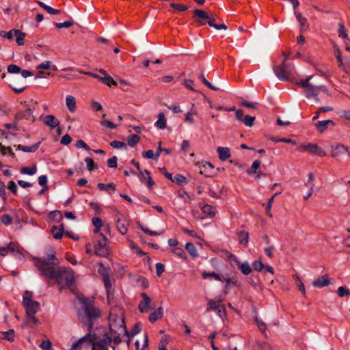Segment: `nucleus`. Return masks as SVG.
<instances>
[{"mask_svg": "<svg viewBox=\"0 0 350 350\" xmlns=\"http://www.w3.org/2000/svg\"><path fill=\"white\" fill-rule=\"evenodd\" d=\"M64 231V226L63 224H60L59 227L53 226L51 229V232L55 239H60L63 237Z\"/></svg>", "mask_w": 350, "mask_h": 350, "instance_id": "obj_21", "label": "nucleus"}, {"mask_svg": "<svg viewBox=\"0 0 350 350\" xmlns=\"http://www.w3.org/2000/svg\"><path fill=\"white\" fill-rule=\"evenodd\" d=\"M101 239L98 240L97 243L95 246V253L97 256L101 257H106L108 252V243L109 240L107 237L103 233H100Z\"/></svg>", "mask_w": 350, "mask_h": 350, "instance_id": "obj_6", "label": "nucleus"}, {"mask_svg": "<svg viewBox=\"0 0 350 350\" xmlns=\"http://www.w3.org/2000/svg\"><path fill=\"white\" fill-rule=\"evenodd\" d=\"M210 13H207L202 10L196 9L194 10V18L200 23V25H205V20L209 18Z\"/></svg>", "mask_w": 350, "mask_h": 350, "instance_id": "obj_17", "label": "nucleus"}, {"mask_svg": "<svg viewBox=\"0 0 350 350\" xmlns=\"http://www.w3.org/2000/svg\"><path fill=\"white\" fill-rule=\"evenodd\" d=\"M217 152L219 154V159L221 161H226L230 157V151L227 147H218Z\"/></svg>", "mask_w": 350, "mask_h": 350, "instance_id": "obj_23", "label": "nucleus"}, {"mask_svg": "<svg viewBox=\"0 0 350 350\" xmlns=\"http://www.w3.org/2000/svg\"><path fill=\"white\" fill-rule=\"evenodd\" d=\"M54 279L61 287L70 286L74 282V273L72 269L62 267L56 270Z\"/></svg>", "mask_w": 350, "mask_h": 350, "instance_id": "obj_4", "label": "nucleus"}, {"mask_svg": "<svg viewBox=\"0 0 350 350\" xmlns=\"http://www.w3.org/2000/svg\"><path fill=\"white\" fill-rule=\"evenodd\" d=\"M249 234L245 232H241L239 234V241L241 244L244 245L248 243Z\"/></svg>", "mask_w": 350, "mask_h": 350, "instance_id": "obj_46", "label": "nucleus"}, {"mask_svg": "<svg viewBox=\"0 0 350 350\" xmlns=\"http://www.w3.org/2000/svg\"><path fill=\"white\" fill-rule=\"evenodd\" d=\"M254 120H255V117L251 116L249 115H246L244 116L242 121L243 122V123L245 126H252L254 124Z\"/></svg>", "mask_w": 350, "mask_h": 350, "instance_id": "obj_52", "label": "nucleus"}, {"mask_svg": "<svg viewBox=\"0 0 350 350\" xmlns=\"http://www.w3.org/2000/svg\"><path fill=\"white\" fill-rule=\"evenodd\" d=\"M202 278L204 279H206L208 278H213L215 280H218V281H221L222 280L221 276L219 274H217V273H215L213 271V272H206V271H204V272L202 273Z\"/></svg>", "mask_w": 350, "mask_h": 350, "instance_id": "obj_44", "label": "nucleus"}, {"mask_svg": "<svg viewBox=\"0 0 350 350\" xmlns=\"http://www.w3.org/2000/svg\"><path fill=\"white\" fill-rule=\"evenodd\" d=\"M199 170L201 174H204L206 177H211L213 175L214 166L210 162L202 161L200 163Z\"/></svg>", "mask_w": 350, "mask_h": 350, "instance_id": "obj_12", "label": "nucleus"}, {"mask_svg": "<svg viewBox=\"0 0 350 350\" xmlns=\"http://www.w3.org/2000/svg\"><path fill=\"white\" fill-rule=\"evenodd\" d=\"M260 161L258 160H255L252 164L250 168L247 171V173L250 175L254 174L256 172V170L260 167Z\"/></svg>", "mask_w": 350, "mask_h": 350, "instance_id": "obj_43", "label": "nucleus"}, {"mask_svg": "<svg viewBox=\"0 0 350 350\" xmlns=\"http://www.w3.org/2000/svg\"><path fill=\"white\" fill-rule=\"evenodd\" d=\"M44 261H46L51 265H55L59 263L58 260L55 256L54 252L48 254Z\"/></svg>", "mask_w": 350, "mask_h": 350, "instance_id": "obj_41", "label": "nucleus"}, {"mask_svg": "<svg viewBox=\"0 0 350 350\" xmlns=\"http://www.w3.org/2000/svg\"><path fill=\"white\" fill-rule=\"evenodd\" d=\"M256 347V350H273L270 345L265 342H257Z\"/></svg>", "mask_w": 350, "mask_h": 350, "instance_id": "obj_47", "label": "nucleus"}, {"mask_svg": "<svg viewBox=\"0 0 350 350\" xmlns=\"http://www.w3.org/2000/svg\"><path fill=\"white\" fill-rule=\"evenodd\" d=\"M40 324V321L35 314H26L25 322L22 325L23 327L27 326H35Z\"/></svg>", "mask_w": 350, "mask_h": 350, "instance_id": "obj_22", "label": "nucleus"}, {"mask_svg": "<svg viewBox=\"0 0 350 350\" xmlns=\"http://www.w3.org/2000/svg\"><path fill=\"white\" fill-rule=\"evenodd\" d=\"M163 314V310L162 307H159L157 309V310L152 312L149 316V321L151 323H154L158 319L162 318Z\"/></svg>", "mask_w": 350, "mask_h": 350, "instance_id": "obj_27", "label": "nucleus"}, {"mask_svg": "<svg viewBox=\"0 0 350 350\" xmlns=\"http://www.w3.org/2000/svg\"><path fill=\"white\" fill-rule=\"evenodd\" d=\"M142 330V324L141 323H137L135 325V326L133 327V328L131 329V332H130V335L131 336H133L135 335H137V334H139Z\"/></svg>", "mask_w": 350, "mask_h": 350, "instance_id": "obj_63", "label": "nucleus"}, {"mask_svg": "<svg viewBox=\"0 0 350 350\" xmlns=\"http://www.w3.org/2000/svg\"><path fill=\"white\" fill-rule=\"evenodd\" d=\"M32 293L28 291H26L23 295V305L25 304L27 302L32 301Z\"/></svg>", "mask_w": 350, "mask_h": 350, "instance_id": "obj_58", "label": "nucleus"}, {"mask_svg": "<svg viewBox=\"0 0 350 350\" xmlns=\"http://www.w3.org/2000/svg\"><path fill=\"white\" fill-rule=\"evenodd\" d=\"M0 152L3 155H5L7 154V152H9L10 155L12 157H15V154L12 152L10 147H5V146H2V144L1 143H0Z\"/></svg>", "mask_w": 350, "mask_h": 350, "instance_id": "obj_54", "label": "nucleus"}, {"mask_svg": "<svg viewBox=\"0 0 350 350\" xmlns=\"http://www.w3.org/2000/svg\"><path fill=\"white\" fill-rule=\"evenodd\" d=\"M17 30L18 29H12L8 32L5 31H0V37L12 40L15 37Z\"/></svg>", "mask_w": 350, "mask_h": 350, "instance_id": "obj_33", "label": "nucleus"}, {"mask_svg": "<svg viewBox=\"0 0 350 350\" xmlns=\"http://www.w3.org/2000/svg\"><path fill=\"white\" fill-rule=\"evenodd\" d=\"M51 67V62L50 61H44L42 62L40 64L38 65L36 68L38 70H48Z\"/></svg>", "mask_w": 350, "mask_h": 350, "instance_id": "obj_61", "label": "nucleus"}, {"mask_svg": "<svg viewBox=\"0 0 350 350\" xmlns=\"http://www.w3.org/2000/svg\"><path fill=\"white\" fill-rule=\"evenodd\" d=\"M81 302L84 304L83 311L89 319L97 318L100 315L98 310L93 307L88 299H83Z\"/></svg>", "mask_w": 350, "mask_h": 350, "instance_id": "obj_10", "label": "nucleus"}, {"mask_svg": "<svg viewBox=\"0 0 350 350\" xmlns=\"http://www.w3.org/2000/svg\"><path fill=\"white\" fill-rule=\"evenodd\" d=\"M330 150L332 157H339L345 153H348L349 157H350L349 148L343 144H336L335 145H332L331 146Z\"/></svg>", "mask_w": 350, "mask_h": 350, "instance_id": "obj_11", "label": "nucleus"}, {"mask_svg": "<svg viewBox=\"0 0 350 350\" xmlns=\"http://www.w3.org/2000/svg\"><path fill=\"white\" fill-rule=\"evenodd\" d=\"M139 137L135 134L130 135L127 138L128 144L131 147H134L139 142Z\"/></svg>", "mask_w": 350, "mask_h": 350, "instance_id": "obj_39", "label": "nucleus"}, {"mask_svg": "<svg viewBox=\"0 0 350 350\" xmlns=\"http://www.w3.org/2000/svg\"><path fill=\"white\" fill-rule=\"evenodd\" d=\"M32 114H33V110L31 108H28L24 111H18L15 114V119L20 120L23 118H28L32 116Z\"/></svg>", "mask_w": 350, "mask_h": 350, "instance_id": "obj_28", "label": "nucleus"}, {"mask_svg": "<svg viewBox=\"0 0 350 350\" xmlns=\"http://www.w3.org/2000/svg\"><path fill=\"white\" fill-rule=\"evenodd\" d=\"M26 36V33L24 32H22L19 29L17 30V32L15 35L16 42L18 45L23 46L24 44V40Z\"/></svg>", "mask_w": 350, "mask_h": 350, "instance_id": "obj_35", "label": "nucleus"}, {"mask_svg": "<svg viewBox=\"0 0 350 350\" xmlns=\"http://www.w3.org/2000/svg\"><path fill=\"white\" fill-rule=\"evenodd\" d=\"M173 253L174 254H176L177 256H178L179 258H182V259H186V254L183 250V248L181 247H175L173 250H172Z\"/></svg>", "mask_w": 350, "mask_h": 350, "instance_id": "obj_55", "label": "nucleus"}, {"mask_svg": "<svg viewBox=\"0 0 350 350\" xmlns=\"http://www.w3.org/2000/svg\"><path fill=\"white\" fill-rule=\"evenodd\" d=\"M44 122L48 126L54 129L59 126V120L53 115H47L44 119Z\"/></svg>", "mask_w": 350, "mask_h": 350, "instance_id": "obj_20", "label": "nucleus"}, {"mask_svg": "<svg viewBox=\"0 0 350 350\" xmlns=\"http://www.w3.org/2000/svg\"><path fill=\"white\" fill-rule=\"evenodd\" d=\"M294 67L291 64L283 63L278 68L274 69V72L280 80H288L293 74Z\"/></svg>", "mask_w": 350, "mask_h": 350, "instance_id": "obj_5", "label": "nucleus"}, {"mask_svg": "<svg viewBox=\"0 0 350 350\" xmlns=\"http://www.w3.org/2000/svg\"><path fill=\"white\" fill-rule=\"evenodd\" d=\"M148 338L147 334L144 335L142 348H140V343H139V340H136L135 342V346L136 350H148Z\"/></svg>", "mask_w": 350, "mask_h": 350, "instance_id": "obj_34", "label": "nucleus"}, {"mask_svg": "<svg viewBox=\"0 0 350 350\" xmlns=\"http://www.w3.org/2000/svg\"><path fill=\"white\" fill-rule=\"evenodd\" d=\"M252 266L254 269L257 271H261L265 267V265L260 260L254 261L252 263Z\"/></svg>", "mask_w": 350, "mask_h": 350, "instance_id": "obj_62", "label": "nucleus"}, {"mask_svg": "<svg viewBox=\"0 0 350 350\" xmlns=\"http://www.w3.org/2000/svg\"><path fill=\"white\" fill-rule=\"evenodd\" d=\"M103 280H104V284H105V288L107 291V295H109V289L111 288V286L109 275L108 274L104 275Z\"/></svg>", "mask_w": 350, "mask_h": 350, "instance_id": "obj_59", "label": "nucleus"}, {"mask_svg": "<svg viewBox=\"0 0 350 350\" xmlns=\"http://www.w3.org/2000/svg\"><path fill=\"white\" fill-rule=\"evenodd\" d=\"M168 342V340L166 338H163L160 340L159 345H158V350H167L166 349V345Z\"/></svg>", "mask_w": 350, "mask_h": 350, "instance_id": "obj_64", "label": "nucleus"}, {"mask_svg": "<svg viewBox=\"0 0 350 350\" xmlns=\"http://www.w3.org/2000/svg\"><path fill=\"white\" fill-rule=\"evenodd\" d=\"M338 294L339 297H342L350 295V291L344 286H340L338 288Z\"/></svg>", "mask_w": 350, "mask_h": 350, "instance_id": "obj_60", "label": "nucleus"}, {"mask_svg": "<svg viewBox=\"0 0 350 350\" xmlns=\"http://www.w3.org/2000/svg\"><path fill=\"white\" fill-rule=\"evenodd\" d=\"M199 79L201 80V81L208 88L213 90H218L219 88L213 85L208 81H207L204 77V75L202 73L199 76Z\"/></svg>", "mask_w": 350, "mask_h": 350, "instance_id": "obj_50", "label": "nucleus"}, {"mask_svg": "<svg viewBox=\"0 0 350 350\" xmlns=\"http://www.w3.org/2000/svg\"><path fill=\"white\" fill-rule=\"evenodd\" d=\"M40 144V142H39L37 144L29 147H26L20 144L17 146L15 145L14 146L16 147V149L18 150H21L26 152H35L39 148Z\"/></svg>", "mask_w": 350, "mask_h": 350, "instance_id": "obj_29", "label": "nucleus"}, {"mask_svg": "<svg viewBox=\"0 0 350 350\" xmlns=\"http://www.w3.org/2000/svg\"><path fill=\"white\" fill-rule=\"evenodd\" d=\"M315 127L320 133H323L329 126L334 127L335 123L332 120L318 121L314 124Z\"/></svg>", "mask_w": 350, "mask_h": 350, "instance_id": "obj_16", "label": "nucleus"}, {"mask_svg": "<svg viewBox=\"0 0 350 350\" xmlns=\"http://www.w3.org/2000/svg\"><path fill=\"white\" fill-rule=\"evenodd\" d=\"M40 347L42 350H54L52 347V344L49 340H46L42 342L40 345Z\"/></svg>", "mask_w": 350, "mask_h": 350, "instance_id": "obj_56", "label": "nucleus"}, {"mask_svg": "<svg viewBox=\"0 0 350 350\" xmlns=\"http://www.w3.org/2000/svg\"><path fill=\"white\" fill-rule=\"evenodd\" d=\"M85 162L86 163L87 167L90 171H93L98 168V165L94 163L93 159L90 157H86L85 159Z\"/></svg>", "mask_w": 350, "mask_h": 350, "instance_id": "obj_45", "label": "nucleus"}, {"mask_svg": "<svg viewBox=\"0 0 350 350\" xmlns=\"http://www.w3.org/2000/svg\"><path fill=\"white\" fill-rule=\"evenodd\" d=\"M110 146L116 149L126 150L127 146L124 142L114 140L111 142Z\"/></svg>", "mask_w": 350, "mask_h": 350, "instance_id": "obj_40", "label": "nucleus"}, {"mask_svg": "<svg viewBox=\"0 0 350 350\" xmlns=\"http://www.w3.org/2000/svg\"><path fill=\"white\" fill-rule=\"evenodd\" d=\"M141 296L142 297V301L139 304V310L141 312H147L149 310L151 301L150 298L146 293H142Z\"/></svg>", "mask_w": 350, "mask_h": 350, "instance_id": "obj_14", "label": "nucleus"}, {"mask_svg": "<svg viewBox=\"0 0 350 350\" xmlns=\"http://www.w3.org/2000/svg\"><path fill=\"white\" fill-rule=\"evenodd\" d=\"M207 23L211 26L216 29L217 30L227 29V26L224 24L217 25L215 23V18L213 14L210 13L209 18L207 20Z\"/></svg>", "mask_w": 350, "mask_h": 350, "instance_id": "obj_25", "label": "nucleus"}, {"mask_svg": "<svg viewBox=\"0 0 350 350\" xmlns=\"http://www.w3.org/2000/svg\"><path fill=\"white\" fill-rule=\"evenodd\" d=\"M98 188L101 191H107L109 194L113 193L116 190V186L113 183L108 185L98 183Z\"/></svg>", "mask_w": 350, "mask_h": 350, "instance_id": "obj_30", "label": "nucleus"}, {"mask_svg": "<svg viewBox=\"0 0 350 350\" xmlns=\"http://www.w3.org/2000/svg\"><path fill=\"white\" fill-rule=\"evenodd\" d=\"M330 284V280L327 275H324L322 277L317 278L312 282V286L317 288H323L327 286Z\"/></svg>", "mask_w": 350, "mask_h": 350, "instance_id": "obj_18", "label": "nucleus"}, {"mask_svg": "<svg viewBox=\"0 0 350 350\" xmlns=\"http://www.w3.org/2000/svg\"><path fill=\"white\" fill-rule=\"evenodd\" d=\"M109 321L110 332L108 334L114 343H120L122 341V336H129L122 314L118 315L111 313L109 317Z\"/></svg>", "mask_w": 350, "mask_h": 350, "instance_id": "obj_1", "label": "nucleus"}, {"mask_svg": "<svg viewBox=\"0 0 350 350\" xmlns=\"http://www.w3.org/2000/svg\"><path fill=\"white\" fill-rule=\"evenodd\" d=\"M241 271L244 275H249L252 272V269L247 262H244L239 265Z\"/></svg>", "mask_w": 350, "mask_h": 350, "instance_id": "obj_42", "label": "nucleus"}, {"mask_svg": "<svg viewBox=\"0 0 350 350\" xmlns=\"http://www.w3.org/2000/svg\"><path fill=\"white\" fill-rule=\"evenodd\" d=\"M295 15L297 21L299 23L300 31H306L308 27V21L306 18L302 16V14L299 12H295Z\"/></svg>", "mask_w": 350, "mask_h": 350, "instance_id": "obj_19", "label": "nucleus"}, {"mask_svg": "<svg viewBox=\"0 0 350 350\" xmlns=\"http://www.w3.org/2000/svg\"><path fill=\"white\" fill-rule=\"evenodd\" d=\"M202 211L211 216H214L216 213V209L211 205L205 204L202 206Z\"/></svg>", "mask_w": 350, "mask_h": 350, "instance_id": "obj_38", "label": "nucleus"}, {"mask_svg": "<svg viewBox=\"0 0 350 350\" xmlns=\"http://www.w3.org/2000/svg\"><path fill=\"white\" fill-rule=\"evenodd\" d=\"M297 150L300 152L306 151L320 157L326 156L325 151H324L321 147L317 146L316 144H302L298 148Z\"/></svg>", "mask_w": 350, "mask_h": 350, "instance_id": "obj_8", "label": "nucleus"}, {"mask_svg": "<svg viewBox=\"0 0 350 350\" xmlns=\"http://www.w3.org/2000/svg\"><path fill=\"white\" fill-rule=\"evenodd\" d=\"M338 36L343 39H347V29L342 23L338 24Z\"/></svg>", "mask_w": 350, "mask_h": 350, "instance_id": "obj_49", "label": "nucleus"}, {"mask_svg": "<svg viewBox=\"0 0 350 350\" xmlns=\"http://www.w3.org/2000/svg\"><path fill=\"white\" fill-rule=\"evenodd\" d=\"M10 254H12L17 257L21 256V249L18 243L11 242L8 246L0 247V255L1 256H5Z\"/></svg>", "mask_w": 350, "mask_h": 350, "instance_id": "obj_9", "label": "nucleus"}, {"mask_svg": "<svg viewBox=\"0 0 350 350\" xmlns=\"http://www.w3.org/2000/svg\"><path fill=\"white\" fill-rule=\"evenodd\" d=\"M85 340H89L91 342V350H109V347L113 341L107 333H105L102 336H98L96 334L92 336L87 334L78 341L74 342L69 350H77L80 347L83 341Z\"/></svg>", "mask_w": 350, "mask_h": 350, "instance_id": "obj_2", "label": "nucleus"}, {"mask_svg": "<svg viewBox=\"0 0 350 350\" xmlns=\"http://www.w3.org/2000/svg\"><path fill=\"white\" fill-rule=\"evenodd\" d=\"M37 172V167L36 165H33V167H23L21 168V172L23 174H27V175H29V176H33Z\"/></svg>", "mask_w": 350, "mask_h": 350, "instance_id": "obj_36", "label": "nucleus"}, {"mask_svg": "<svg viewBox=\"0 0 350 350\" xmlns=\"http://www.w3.org/2000/svg\"><path fill=\"white\" fill-rule=\"evenodd\" d=\"M155 126L159 129H164L166 127V119L163 113L158 115V120L155 122Z\"/></svg>", "mask_w": 350, "mask_h": 350, "instance_id": "obj_32", "label": "nucleus"}, {"mask_svg": "<svg viewBox=\"0 0 350 350\" xmlns=\"http://www.w3.org/2000/svg\"><path fill=\"white\" fill-rule=\"evenodd\" d=\"M298 85L304 88L305 95L307 98H314L317 102H319L318 94L320 92L327 93V90L323 84H310L308 81H299Z\"/></svg>", "mask_w": 350, "mask_h": 350, "instance_id": "obj_3", "label": "nucleus"}, {"mask_svg": "<svg viewBox=\"0 0 350 350\" xmlns=\"http://www.w3.org/2000/svg\"><path fill=\"white\" fill-rule=\"evenodd\" d=\"M220 302H221L220 300H218V301H215L213 299L209 300V301L208 302V304H207L206 310H216L219 309V308H221V309L224 311V306L219 305Z\"/></svg>", "mask_w": 350, "mask_h": 350, "instance_id": "obj_31", "label": "nucleus"}, {"mask_svg": "<svg viewBox=\"0 0 350 350\" xmlns=\"http://www.w3.org/2000/svg\"><path fill=\"white\" fill-rule=\"evenodd\" d=\"M185 249L191 256L196 257L198 256L197 250L193 243H187L185 245Z\"/></svg>", "mask_w": 350, "mask_h": 350, "instance_id": "obj_37", "label": "nucleus"}, {"mask_svg": "<svg viewBox=\"0 0 350 350\" xmlns=\"http://www.w3.org/2000/svg\"><path fill=\"white\" fill-rule=\"evenodd\" d=\"M255 321L258 325V329L262 333H265L267 329L266 324L264 321L260 319L258 317H255Z\"/></svg>", "mask_w": 350, "mask_h": 350, "instance_id": "obj_53", "label": "nucleus"}, {"mask_svg": "<svg viewBox=\"0 0 350 350\" xmlns=\"http://www.w3.org/2000/svg\"><path fill=\"white\" fill-rule=\"evenodd\" d=\"M66 105L70 112H74L76 110V100L72 95H68L66 98Z\"/></svg>", "mask_w": 350, "mask_h": 350, "instance_id": "obj_26", "label": "nucleus"}, {"mask_svg": "<svg viewBox=\"0 0 350 350\" xmlns=\"http://www.w3.org/2000/svg\"><path fill=\"white\" fill-rule=\"evenodd\" d=\"M8 72L10 74H17L21 72V68L15 64H10L8 66Z\"/></svg>", "mask_w": 350, "mask_h": 350, "instance_id": "obj_57", "label": "nucleus"}, {"mask_svg": "<svg viewBox=\"0 0 350 350\" xmlns=\"http://www.w3.org/2000/svg\"><path fill=\"white\" fill-rule=\"evenodd\" d=\"M50 265L46 261L39 260L36 262V267L42 275L46 278H53L56 270Z\"/></svg>", "mask_w": 350, "mask_h": 350, "instance_id": "obj_7", "label": "nucleus"}, {"mask_svg": "<svg viewBox=\"0 0 350 350\" xmlns=\"http://www.w3.org/2000/svg\"><path fill=\"white\" fill-rule=\"evenodd\" d=\"M293 278L297 281V288L302 293V294L304 295H306V290H305V286H304V283L302 282L301 279L297 275H294Z\"/></svg>", "mask_w": 350, "mask_h": 350, "instance_id": "obj_51", "label": "nucleus"}, {"mask_svg": "<svg viewBox=\"0 0 350 350\" xmlns=\"http://www.w3.org/2000/svg\"><path fill=\"white\" fill-rule=\"evenodd\" d=\"M100 81L109 86L117 85V83L109 75L105 77H103L100 79Z\"/></svg>", "mask_w": 350, "mask_h": 350, "instance_id": "obj_48", "label": "nucleus"}, {"mask_svg": "<svg viewBox=\"0 0 350 350\" xmlns=\"http://www.w3.org/2000/svg\"><path fill=\"white\" fill-rule=\"evenodd\" d=\"M129 221L124 217L116 220V228L121 234H125L128 230Z\"/></svg>", "mask_w": 350, "mask_h": 350, "instance_id": "obj_15", "label": "nucleus"}, {"mask_svg": "<svg viewBox=\"0 0 350 350\" xmlns=\"http://www.w3.org/2000/svg\"><path fill=\"white\" fill-rule=\"evenodd\" d=\"M23 306L25 308L26 314H36L40 309V302L34 300L29 303L27 302L23 304Z\"/></svg>", "mask_w": 350, "mask_h": 350, "instance_id": "obj_13", "label": "nucleus"}, {"mask_svg": "<svg viewBox=\"0 0 350 350\" xmlns=\"http://www.w3.org/2000/svg\"><path fill=\"white\" fill-rule=\"evenodd\" d=\"M15 338V332L13 329H10L6 332H0V339L6 340L13 342Z\"/></svg>", "mask_w": 350, "mask_h": 350, "instance_id": "obj_24", "label": "nucleus"}]
</instances>
